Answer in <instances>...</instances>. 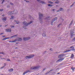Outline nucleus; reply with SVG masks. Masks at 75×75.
Here are the masks:
<instances>
[{"label": "nucleus", "mask_w": 75, "mask_h": 75, "mask_svg": "<svg viewBox=\"0 0 75 75\" xmlns=\"http://www.w3.org/2000/svg\"><path fill=\"white\" fill-rule=\"evenodd\" d=\"M33 23V21H31L29 23H27L26 21H24L23 22V24L24 25H23V28H25V27H26V26H28V25H30V24H31V23Z\"/></svg>", "instance_id": "obj_1"}, {"label": "nucleus", "mask_w": 75, "mask_h": 75, "mask_svg": "<svg viewBox=\"0 0 75 75\" xmlns=\"http://www.w3.org/2000/svg\"><path fill=\"white\" fill-rule=\"evenodd\" d=\"M39 15V19L40 21V23H42V17L43 16V15L40 12L38 13Z\"/></svg>", "instance_id": "obj_2"}, {"label": "nucleus", "mask_w": 75, "mask_h": 75, "mask_svg": "<svg viewBox=\"0 0 75 75\" xmlns=\"http://www.w3.org/2000/svg\"><path fill=\"white\" fill-rule=\"evenodd\" d=\"M40 68V66H36L35 67H32L30 69H39V68Z\"/></svg>", "instance_id": "obj_3"}, {"label": "nucleus", "mask_w": 75, "mask_h": 75, "mask_svg": "<svg viewBox=\"0 0 75 75\" xmlns=\"http://www.w3.org/2000/svg\"><path fill=\"white\" fill-rule=\"evenodd\" d=\"M30 39V37H27V38H23V40L24 41H27L28 40H29Z\"/></svg>", "instance_id": "obj_4"}, {"label": "nucleus", "mask_w": 75, "mask_h": 75, "mask_svg": "<svg viewBox=\"0 0 75 75\" xmlns=\"http://www.w3.org/2000/svg\"><path fill=\"white\" fill-rule=\"evenodd\" d=\"M37 1H38V2H39V3H41L42 4H46L45 2L44 1H40V0H37Z\"/></svg>", "instance_id": "obj_5"}, {"label": "nucleus", "mask_w": 75, "mask_h": 75, "mask_svg": "<svg viewBox=\"0 0 75 75\" xmlns=\"http://www.w3.org/2000/svg\"><path fill=\"white\" fill-rule=\"evenodd\" d=\"M64 59V58L63 57L61 58L59 60H58L56 62H60V61H63Z\"/></svg>", "instance_id": "obj_6"}, {"label": "nucleus", "mask_w": 75, "mask_h": 75, "mask_svg": "<svg viewBox=\"0 0 75 75\" xmlns=\"http://www.w3.org/2000/svg\"><path fill=\"white\" fill-rule=\"evenodd\" d=\"M7 20V17H5L2 18V20L4 21H6Z\"/></svg>", "instance_id": "obj_7"}, {"label": "nucleus", "mask_w": 75, "mask_h": 75, "mask_svg": "<svg viewBox=\"0 0 75 75\" xmlns=\"http://www.w3.org/2000/svg\"><path fill=\"white\" fill-rule=\"evenodd\" d=\"M74 30H71L70 34L71 36H72V35H74V34H74Z\"/></svg>", "instance_id": "obj_8"}, {"label": "nucleus", "mask_w": 75, "mask_h": 75, "mask_svg": "<svg viewBox=\"0 0 75 75\" xmlns=\"http://www.w3.org/2000/svg\"><path fill=\"white\" fill-rule=\"evenodd\" d=\"M6 32H11V29L10 28L7 29H6Z\"/></svg>", "instance_id": "obj_9"}, {"label": "nucleus", "mask_w": 75, "mask_h": 75, "mask_svg": "<svg viewBox=\"0 0 75 75\" xmlns=\"http://www.w3.org/2000/svg\"><path fill=\"white\" fill-rule=\"evenodd\" d=\"M30 72V71L28 70H27L25 71L23 73V75H25V74H27L28 72Z\"/></svg>", "instance_id": "obj_10"}, {"label": "nucleus", "mask_w": 75, "mask_h": 75, "mask_svg": "<svg viewBox=\"0 0 75 75\" xmlns=\"http://www.w3.org/2000/svg\"><path fill=\"white\" fill-rule=\"evenodd\" d=\"M22 40V39L21 38H18L16 40V41H20Z\"/></svg>", "instance_id": "obj_11"}, {"label": "nucleus", "mask_w": 75, "mask_h": 75, "mask_svg": "<svg viewBox=\"0 0 75 75\" xmlns=\"http://www.w3.org/2000/svg\"><path fill=\"white\" fill-rule=\"evenodd\" d=\"M73 23V20H72L71 23H70V24H69V28H70V27H71V25H72V23Z\"/></svg>", "instance_id": "obj_12"}, {"label": "nucleus", "mask_w": 75, "mask_h": 75, "mask_svg": "<svg viewBox=\"0 0 75 75\" xmlns=\"http://www.w3.org/2000/svg\"><path fill=\"white\" fill-rule=\"evenodd\" d=\"M65 54H61L59 55V57H65Z\"/></svg>", "instance_id": "obj_13"}, {"label": "nucleus", "mask_w": 75, "mask_h": 75, "mask_svg": "<svg viewBox=\"0 0 75 75\" xmlns=\"http://www.w3.org/2000/svg\"><path fill=\"white\" fill-rule=\"evenodd\" d=\"M13 12H14V11L11 12H9L8 13V14L9 15H11V14H13Z\"/></svg>", "instance_id": "obj_14"}, {"label": "nucleus", "mask_w": 75, "mask_h": 75, "mask_svg": "<svg viewBox=\"0 0 75 75\" xmlns=\"http://www.w3.org/2000/svg\"><path fill=\"white\" fill-rule=\"evenodd\" d=\"M33 57H25V59H30V58H31Z\"/></svg>", "instance_id": "obj_15"}, {"label": "nucleus", "mask_w": 75, "mask_h": 75, "mask_svg": "<svg viewBox=\"0 0 75 75\" xmlns=\"http://www.w3.org/2000/svg\"><path fill=\"white\" fill-rule=\"evenodd\" d=\"M8 71L9 72H13V69H10L8 70Z\"/></svg>", "instance_id": "obj_16"}, {"label": "nucleus", "mask_w": 75, "mask_h": 75, "mask_svg": "<svg viewBox=\"0 0 75 75\" xmlns=\"http://www.w3.org/2000/svg\"><path fill=\"white\" fill-rule=\"evenodd\" d=\"M72 51V50H67L65 51L64 52V53H65V52H69V51Z\"/></svg>", "instance_id": "obj_17"}, {"label": "nucleus", "mask_w": 75, "mask_h": 75, "mask_svg": "<svg viewBox=\"0 0 75 75\" xmlns=\"http://www.w3.org/2000/svg\"><path fill=\"white\" fill-rule=\"evenodd\" d=\"M59 10H60V11H63L64 10V9L62 8H60L59 9Z\"/></svg>", "instance_id": "obj_18"}, {"label": "nucleus", "mask_w": 75, "mask_h": 75, "mask_svg": "<svg viewBox=\"0 0 75 75\" xmlns=\"http://www.w3.org/2000/svg\"><path fill=\"white\" fill-rule=\"evenodd\" d=\"M53 71V70H51L49 72H47L46 73H45L46 75H48V74H49V73H50V72H51V71Z\"/></svg>", "instance_id": "obj_19"}, {"label": "nucleus", "mask_w": 75, "mask_h": 75, "mask_svg": "<svg viewBox=\"0 0 75 75\" xmlns=\"http://www.w3.org/2000/svg\"><path fill=\"white\" fill-rule=\"evenodd\" d=\"M57 19V17H56L55 18H54V19L52 20H53V21H56Z\"/></svg>", "instance_id": "obj_20"}, {"label": "nucleus", "mask_w": 75, "mask_h": 75, "mask_svg": "<svg viewBox=\"0 0 75 75\" xmlns=\"http://www.w3.org/2000/svg\"><path fill=\"white\" fill-rule=\"evenodd\" d=\"M42 36H43V37H46V35H45V33H43L42 34Z\"/></svg>", "instance_id": "obj_21"}, {"label": "nucleus", "mask_w": 75, "mask_h": 75, "mask_svg": "<svg viewBox=\"0 0 75 75\" xmlns=\"http://www.w3.org/2000/svg\"><path fill=\"white\" fill-rule=\"evenodd\" d=\"M71 69H72L73 71H74V69H75V68L74 67H72L71 68Z\"/></svg>", "instance_id": "obj_22"}, {"label": "nucleus", "mask_w": 75, "mask_h": 75, "mask_svg": "<svg viewBox=\"0 0 75 75\" xmlns=\"http://www.w3.org/2000/svg\"><path fill=\"white\" fill-rule=\"evenodd\" d=\"M54 20H52L51 22V25H52V24H53V23H54Z\"/></svg>", "instance_id": "obj_23"}, {"label": "nucleus", "mask_w": 75, "mask_h": 75, "mask_svg": "<svg viewBox=\"0 0 75 75\" xmlns=\"http://www.w3.org/2000/svg\"><path fill=\"white\" fill-rule=\"evenodd\" d=\"M34 56H35L33 54L30 55L29 56H27V57H34Z\"/></svg>", "instance_id": "obj_24"}, {"label": "nucleus", "mask_w": 75, "mask_h": 75, "mask_svg": "<svg viewBox=\"0 0 75 75\" xmlns=\"http://www.w3.org/2000/svg\"><path fill=\"white\" fill-rule=\"evenodd\" d=\"M11 18H10V20H11V19H13V18H14V17L13 16H11Z\"/></svg>", "instance_id": "obj_25"}, {"label": "nucleus", "mask_w": 75, "mask_h": 75, "mask_svg": "<svg viewBox=\"0 0 75 75\" xmlns=\"http://www.w3.org/2000/svg\"><path fill=\"white\" fill-rule=\"evenodd\" d=\"M16 36H17V35H14L12 36H11V38H13V37H16Z\"/></svg>", "instance_id": "obj_26"}, {"label": "nucleus", "mask_w": 75, "mask_h": 75, "mask_svg": "<svg viewBox=\"0 0 75 75\" xmlns=\"http://www.w3.org/2000/svg\"><path fill=\"white\" fill-rule=\"evenodd\" d=\"M15 22H16L17 23V24H19V21H15Z\"/></svg>", "instance_id": "obj_27"}, {"label": "nucleus", "mask_w": 75, "mask_h": 75, "mask_svg": "<svg viewBox=\"0 0 75 75\" xmlns=\"http://www.w3.org/2000/svg\"><path fill=\"white\" fill-rule=\"evenodd\" d=\"M59 3V1H57L56 2H55V3L58 4Z\"/></svg>", "instance_id": "obj_28"}, {"label": "nucleus", "mask_w": 75, "mask_h": 75, "mask_svg": "<svg viewBox=\"0 0 75 75\" xmlns=\"http://www.w3.org/2000/svg\"><path fill=\"white\" fill-rule=\"evenodd\" d=\"M48 3H50V4H52V3H53V2H52L51 1H49Z\"/></svg>", "instance_id": "obj_29"}, {"label": "nucleus", "mask_w": 75, "mask_h": 75, "mask_svg": "<svg viewBox=\"0 0 75 75\" xmlns=\"http://www.w3.org/2000/svg\"><path fill=\"white\" fill-rule=\"evenodd\" d=\"M16 41H17V40H14L12 41V42H16Z\"/></svg>", "instance_id": "obj_30"}, {"label": "nucleus", "mask_w": 75, "mask_h": 75, "mask_svg": "<svg viewBox=\"0 0 75 75\" xmlns=\"http://www.w3.org/2000/svg\"><path fill=\"white\" fill-rule=\"evenodd\" d=\"M70 50H71V51H74L75 49L74 48V47H73L72 49Z\"/></svg>", "instance_id": "obj_31"}, {"label": "nucleus", "mask_w": 75, "mask_h": 75, "mask_svg": "<svg viewBox=\"0 0 75 75\" xmlns=\"http://www.w3.org/2000/svg\"><path fill=\"white\" fill-rule=\"evenodd\" d=\"M72 41H75V37L73 38L72 40Z\"/></svg>", "instance_id": "obj_32"}, {"label": "nucleus", "mask_w": 75, "mask_h": 75, "mask_svg": "<svg viewBox=\"0 0 75 75\" xmlns=\"http://www.w3.org/2000/svg\"><path fill=\"white\" fill-rule=\"evenodd\" d=\"M7 40L6 38H4V39H2V40Z\"/></svg>", "instance_id": "obj_33"}, {"label": "nucleus", "mask_w": 75, "mask_h": 75, "mask_svg": "<svg viewBox=\"0 0 75 75\" xmlns=\"http://www.w3.org/2000/svg\"><path fill=\"white\" fill-rule=\"evenodd\" d=\"M48 6L51 7V6H52V5L49 4L48 5Z\"/></svg>", "instance_id": "obj_34"}, {"label": "nucleus", "mask_w": 75, "mask_h": 75, "mask_svg": "<svg viewBox=\"0 0 75 75\" xmlns=\"http://www.w3.org/2000/svg\"><path fill=\"white\" fill-rule=\"evenodd\" d=\"M7 61H10V60L8 59H7Z\"/></svg>", "instance_id": "obj_35"}, {"label": "nucleus", "mask_w": 75, "mask_h": 75, "mask_svg": "<svg viewBox=\"0 0 75 75\" xmlns=\"http://www.w3.org/2000/svg\"><path fill=\"white\" fill-rule=\"evenodd\" d=\"M50 18V16H48L47 17V18H46L45 19H47V20H48V18Z\"/></svg>", "instance_id": "obj_36"}, {"label": "nucleus", "mask_w": 75, "mask_h": 75, "mask_svg": "<svg viewBox=\"0 0 75 75\" xmlns=\"http://www.w3.org/2000/svg\"><path fill=\"white\" fill-rule=\"evenodd\" d=\"M10 4H11V5L12 6H13V4L11 2V3H10Z\"/></svg>", "instance_id": "obj_37"}, {"label": "nucleus", "mask_w": 75, "mask_h": 75, "mask_svg": "<svg viewBox=\"0 0 75 75\" xmlns=\"http://www.w3.org/2000/svg\"><path fill=\"white\" fill-rule=\"evenodd\" d=\"M1 54H2L3 55H4V54H5L4 53V52H2V53Z\"/></svg>", "instance_id": "obj_38"}, {"label": "nucleus", "mask_w": 75, "mask_h": 75, "mask_svg": "<svg viewBox=\"0 0 75 75\" xmlns=\"http://www.w3.org/2000/svg\"><path fill=\"white\" fill-rule=\"evenodd\" d=\"M4 1H5V0H3L1 3V4H3V2H4Z\"/></svg>", "instance_id": "obj_39"}, {"label": "nucleus", "mask_w": 75, "mask_h": 75, "mask_svg": "<svg viewBox=\"0 0 75 75\" xmlns=\"http://www.w3.org/2000/svg\"><path fill=\"white\" fill-rule=\"evenodd\" d=\"M11 26L12 28H13V27H14V25H11Z\"/></svg>", "instance_id": "obj_40"}, {"label": "nucleus", "mask_w": 75, "mask_h": 75, "mask_svg": "<svg viewBox=\"0 0 75 75\" xmlns=\"http://www.w3.org/2000/svg\"><path fill=\"white\" fill-rule=\"evenodd\" d=\"M24 1H26V2H27V3H28L29 2V1H26L25 0Z\"/></svg>", "instance_id": "obj_41"}, {"label": "nucleus", "mask_w": 75, "mask_h": 75, "mask_svg": "<svg viewBox=\"0 0 75 75\" xmlns=\"http://www.w3.org/2000/svg\"><path fill=\"white\" fill-rule=\"evenodd\" d=\"M74 54H72L71 56V57H74Z\"/></svg>", "instance_id": "obj_42"}, {"label": "nucleus", "mask_w": 75, "mask_h": 75, "mask_svg": "<svg viewBox=\"0 0 75 75\" xmlns=\"http://www.w3.org/2000/svg\"><path fill=\"white\" fill-rule=\"evenodd\" d=\"M74 4H73L72 5H71L70 6L71 7H72V6H74Z\"/></svg>", "instance_id": "obj_43"}, {"label": "nucleus", "mask_w": 75, "mask_h": 75, "mask_svg": "<svg viewBox=\"0 0 75 75\" xmlns=\"http://www.w3.org/2000/svg\"><path fill=\"white\" fill-rule=\"evenodd\" d=\"M0 11H3V9H0Z\"/></svg>", "instance_id": "obj_44"}, {"label": "nucleus", "mask_w": 75, "mask_h": 75, "mask_svg": "<svg viewBox=\"0 0 75 75\" xmlns=\"http://www.w3.org/2000/svg\"><path fill=\"white\" fill-rule=\"evenodd\" d=\"M60 25H61V24H59L57 26L58 27H59Z\"/></svg>", "instance_id": "obj_45"}, {"label": "nucleus", "mask_w": 75, "mask_h": 75, "mask_svg": "<svg viewBox=\"0 0 75 75\" xmlns=\"http://www.w3.org/2000/svg\"><path fill=\"white\" fill-rule=\"evenodd\" d=\"M7 7L8 8H9V7H10V6H9V5H8L7 6Z\"/></svg>", "instance_id": "obj_46"}, {"label": "nucleus", "mask_w": 75, "mask_h": 75, "mask_svg": "<svg viewBox=\"0 0 75 75\" xmlns=\"http://www.w3.org/2000/svg\"><path fill=\"white\" fill-rule=\"evenodd\" d=\"M59 11H60L59 10H57V12H59Z\"/></svg>", "instance_id": "obj_47"}, {"label": "nucleus", "mask_w": 75, "mask_h": 75, "mask_svg": "<svg viewBox=\"0 0 75 75\" xmlns=\"http://www.w3.org/2000/svg\"><path fill=\"white\" fill-rule=\"evenodd\" d=\"M3 33H1L0 34V35H3Z\"/></svg>", "instance_id": "obj_48"}, {"label": "nucleus", "mask_w": 75, "mask_h": 75, "mask_svg": "<svg viewBox=\"0 0 75 75\" xmlns=\"http://www.w3.org/2000/svg\"><path fill=\"white\" fill-rule=\"evenodd\" d=\"M4 68V66H3L1 68V69H2V68Z\"/></svg>", "instance_id": "obj_49"}, {"label": "nucleus", "mask_w": 75, "mask_h": 75, "mask_svg": "<svg viewBox=\"0 0 75 75\" xmlns=\"http://www.w3.org/2000/svg\"><path fill=\"white\" fill-rule=\"evenodd\" d=\"M70 58H72V59H73V58H74V57H71Z\"/></svg>", "instance_id": "obj_50"}, {"label": "nucleus", "mask_w": 75, "mask_h": 75, "mask_svg": "<svg viewBox=\"0 0 75 75\" xmlns=\"http://www.w3.org/2000/svg\"><path fill=\"white\" fill-rule=\"evenodd\" d=\"M6 15H4V14H3V15H2V16H3V17H4V16H5Z\"/></svg>", "instance_id": "obj_51"}, {"label": "nucleus", "mask_w": 75, "mask_h": 75, "mask_svg": "<svg viewBox=\"0 0 75 75\" xmlns=\"http://www.w3.org/2000/svg\"><path fill=\"white\" fill-rule=\"evenodd\" d=\"M6 38V40L7 39H9V38Z\"/></svg>", "instance_id": "obj_52"}, {"label": "nucleus", "mask_w": 75, "mask_h": 75, "mask_svg": "<svg viewBox=\"0 0 75 75\" xmlns=\"http://www.w3.org/2000/svg\"><path fill=\"white\" fill-rule=\"evenodd\" d=\"M70 48H74V47L72 46V47H71Z\"/></svg>", "instance_id": "obj_53"}, {"label": "nucleus", "mask_w": 75, "mask_h": 75, "mask_svg": "<svg viewBox=\"0 0 75 75\" xmlns=\"http://www.w3.org/2000/svg\"><path fill=\"white\" fill-rule=\"evenodd\" d=\"M2 27V25H0V27Z\"/></svg>", "instance_id": "obj_54"}, {"label": "nucleus", "mask_w": 75, "mask_h": 75, "mask_svg": "<svg viewBox=\"0 0 75 75\" xmlns=\"http://www.w3.org/2000/svg\"><path fill=\"white\" fill-rule=\"evenodd\" d=\"M6 37V36H5V35H4V36H2L3 37Z\"/></svg>", "instance_id": "obj_55"}, {"label": "nucleus", "mask_w": 75, "mask_h": 75, "mask_svg": "<svg viewBox=\"0 0 75 75\" xmlns=\"http://www.w3.org/2000/svg\"><path fill=\"white\" fill-rule=\"evenodd\" d=\"M4 66H6V64L4 63Z\"/></svg>", "instance_id": "obj_56"}, {"label": "nucleus", "mask_w": 75, "mask_h": 75, "mask_svg": "<svg viewBox=\"0 0 75 75\" xmlns=\"http://www.w3.org/2000/svg\"><path fill=\"white\" fill-rule=\"evenodd\" d=\"M9 42H12V41H10Z\"/></svg>", "instance_id": "obj_57"}, {"label": "nucleus", "mask_w": 75, "mask_h": 75, "mask_svg": "<svg viewBox=\"0 0 75 75\" xmlns=\"http://www.w3.org/2000/svg\"><path fill=\"white\" fill-rule=\"evenodd\" d=\"M50 50H51V51H52V49H51V48L50 49Z\"/></svg>", "instance_id": "obj_58"}, {"label": "nucleus", "mask_w": 75, "mask_h": 75, "mask_svg": "<svg viewBox=\"0 0 75 75\" xmlns=\"http://www.w3.org/2000/svg\"><path fill=\"white\" fill-rule=\"evenodd\" d=\"M45 70V69H43V71H44Z\"/></svg>", "instance_id": "obj_59"}, {"label": "nucleus", "mask_w": 75, "mask_h": 75, "mask_svg": "<svg viewBox=\"0 0 75 75\" xmlns=\"http://www.w3.org/2000/svg\"><path fill=\"white\" fill-rule=\"evenodd\" d=\"M52 11H54V10H55V9H52Z\"/></svg>", "instance_id": "obj_60"}, {"label": "nucleus", "mask_w": 75, "mask_h": 75, "mask_svg": "<svg viewBox=\"0 0 75 75\" xmlns=\"http://www.w3.org/2000/svg\"><path fill=\"white\" fill-rule=\"evenodd\" d=\"M30 18H31V16H30Z\"/></svg>", "instance_id": "obj_61"}, {"label": "nucleus", "mask_w": 75, "mask_h": 75, "mask_svg": "<svg viewBox=\"0 0 75 75\" xmlns=\"http://www.w3.org/2000/svg\"><path fill=\"white\" fill-rule=\"evenodd\" d=\"M17 47H15V49H17Z\"/></svg>", "instance_id": "obj_62"}, {"label": "nucleus", "mask_w": 75, "mask_h": 75, "mask_svg": "<svg viewBox=\"0 0 75 75\" xmlns=\"http://www.w3.org/2000/svg\"><path fill=\"white\" fill-rule=\"evenodd\" d=\"M60 74V73H57V74Z\"/></svg>", "instance_id": "obj_63"}, {"label": "nucleus", "mask_w": 75, "mask_h": 75, "mask_svg": "<svg viewBox=\"0 0 75 75\" xmlns=\"http://www.w3.org/2000/svg\"><path fill=\"white\" fill-rule=\"evenodd\" d=\"M7 25H6L5 26V27H7Z\"/></svg>", "instance_id": "obj_64"}]
</instances>
